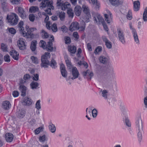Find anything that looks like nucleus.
Wrapping results in <instances>:
<instances>
[{
	"instance_id": "55",
	"label": "nucleus",
	"mask_w": 147,
	"mask_h": 147,
	"mask_svg": "<svg viewBox=\"0 0 147 147\" xmlns=\"http://www.w3.org/2000/svg\"><path fill=\"white\" fill-rule=\"evenodd\" d=\"M20 0H10L11 2L13 4H18L20 3Z\"/></svg>"
},
{
	"instance_id": "16",
	"label": "nucleus",
	"mask_w": 147,
	"mask_h": 147,
	"mask_svg": "<svg viewBox=\"0 0 147 147\" xmlns=\"http://www.w3.org/2000/svg\"><path fill=\"white\" fill-rule=\"evenodd\" d=\"M82 75L85 78H87L88 77H89L90 80L94 75L93 73L88 70H87L86 71H84L82 73Z\"/></svg>"
},
{
	"instance_id": "26",
	"label": "nucleus",
	"mask_w": 147,
	"mask_h": 147,
	"mask_svg": "<svg viewBox=\"0 0 147 147\" xmlns=\"http://www.w3.org/2000/svg\"><path fill=\"white\" fill-rule=\"evenodd\" d=\"M49 131L52 133H54L56 131V127L54 124L52 123H49Z\"/></svg>"
},
{
	"instance_id": "37",
	"label": "nucleus",
	"mask_w": 147,
	"mask_h": 147,
	"mask_svg": "<svg viewBox=\"0 0 147 147\" xmlns=\"http://www.w3.org/2000/svg\"><path fill=\"white\" fill-rule=\"evenodd\" d=\"M42 36L43 38H47L48 37L49 34L44 30H42Z\"/></svg>"
},
{
	"instance_id": "40",
	"label": "nucleus",
	"mask_w": 147,
	"mask_h": 147,
	"mask_svg": "<svg viewBox=\"0 0 147 147\" xmlns=\"http://www.w3.org/2000/svg\"><path fill=\"white\" fill-rule=\"evenodd\" d=\"M65 62L69 69L73 67L70 61H69L68 59H65Z\"/></svg>"
},
{
	"instance_id": "54",
	"label": "nucleus",
	"mask_w": 147,
	"mask_h": 147,
	"mask_svg": "<svg viewBox=\"0 0 147 147\" xmlns=\"http://www.w3.org/2000/svg\"><path fill=\"white\" fill-rule=\"evenodd\" d=\"M45 135H43L42 136H40L39 137V140L41 142H44L46 140Z\"/></svg>"
},
{
	"instance_id": "36",
	"label": "nucleus",
	"mask_w": 147,
	"mask_h": 147,
	"mask_svg": "<svg viewBox=\"0 0 147 147\" xmlns=\"http://www.w3.org/2000/svg\"><path fill=\"white\" fill-rule=\"evenodd\" d=\"M143 18L144 21H147V7L144 9L143 14Z\"/></svg>"
},
{
	"instance_id": "62",
	"label": "nucleus",
	"mask_w": 147,
	"mask_h": 147,
	"mask_svg": "<svg viewBox=\"0 0 147 147\" xmlns=\"http://www.w3.org/2000/svg\"><path fill=\"white\" fill-rule=\"evenodd\" d=\"M65 43L66 44H69L70 42V39L69 37H65Z\"/></svg>"
},
{
	"instance_id": "39",
	"label": "nucleus",
	"mask_w": 147,
	"mask_h": 147,
	"mask_svg": "<svg viewBox=\"0 0 147 147\" xmlns=\"http://www.w3.org/2000/svg\"><path fill=\"white\" fill-rule=\"evenodd\" d=\"M38 9V8L36 7H32L29 9V11L31 13H34L37 11Z\"/></svg>"
},
{
	"instance_id": "14",
	"label": "nucleus",
	"mask_w": 147,
	"mask_h": 147,
	"mask_svg": "<svg viewBox=\"0 0 147 147\" xmlns=\"http://www.w3.org/2000/svg\"><path fill=\"white\" fill-rule=\"evenodd\" d=\"M102 38L103 41L105 42L107 47L108 49H111L112 46L111 43L108 39L107 37L105 36H103Z\"/></svg>"
},
{
	"instance_id": "58",
	"label": "nucleus",
	"mask_w": 147,
	"mask_h": 147,
	"mask_svg": "<svg viewBox=\"0 0 147 147\" xmlns=\"http://www.w3.org/2000/svg\"><path fill=\"white\" fill-rule=\"evenodd\" d=\"M29 19L32 22H33L35 19V16L33 14H30L29 16Z\"/></svg>"
},
{
	"instance_id": "31",
	"label": "nucleus",
	"mask_w": 147,
	"mask_h": 147,
	"mask_svg": "<svg viewBox=\"0 0 147 147\" xmlns=\"http://www.w3.org/2000/svg\"><path fill=\"white\" fill-rule=\"evenodd\" d=\"M100 62L102 63L105 64L107 63L108 59L104 56H101L99 58Z\"/></svg>"
},
{
	"instance_id": "1",
	"label": "nucleus",
	"mask_w": 147,
	"mask_h": 147,
	"mask_svg": "<svg viewBox=\"0 0 147 147\" xmlns=\"http://www.w3.org/2000/svg\"><path fill=\"white\" fill-rule=\"evenodd\" d=\"M96 72L100 76L105 79L108 84H112L115 82V74L113 69L111 72L107 73L102 67L98 66L96 69Z\"/></svg>"
},
{
	"instance_id": "35",
	"label": "nucleus",
	"mask_w": 147,
	"mask_h": 147,
	"mask_svg": "<svg viewBox=\"0 0 147 147\" xmlns=\"http://www.w3.org/2000/svg\"><path fill=\"white\" fill-rule=\"evenodd\" d=\"M67 13L69 17L73 18L74 16V13L73 10L71 9H69L67 10Z\"/></svg>"
},
{
	"instance_id": "8",
	"label": "nucleus",
	"mask_w": 147,
	"mask_h": 147,
	"mask_svg": "<svg viewBox=\"0 0 147 147\" xmlns=\"http://www.w3.org/2000/svg\"><path fill=\"white\" fill-rule=\"evenodd\" d=\"M57 6H61V9L63 10H65L66 9H70V4L67 2H65L64 3H62L61 0H57Z\"/></svg>"
},
{
	"instance_id": "53",
	"label": "nucleus",
	"mask_w": 147,
	"mask_h": 147,
	"mask_svg": "<svg viewBox=\"0 0 147 147\" xmlns=\"http://www.w3.org/2000/svg\"><path fill=\"white\" fill-rule=\"evenodd\" d=\"M52 30L54 32H56L57 31V25L55 24H53L51 27Z\"/></svg>"
},
{
	"instance_id": "17",
	"label": "nucleus",
	"mask_w": 147,
	"mask_h": 147,
	"mask_svg": "<svg viewBox=\"0 0 147 147\" xmlns=\"http://www.w3.org/2000/svg\"><path fill=\"white\" fill-rule=\"evenodd\" d=\"M132 34L135 42L137 44H139L140 43L139 40L137 32L135 29H132Z\"/></svg>"
},
{
	"instance_id": "10",
	"label": "nucleus",
	"mask_w": 147,
	"mask_h": 147,
	"mask_svg": "<svg viewBox=\"0 0 147 147\" xmlns=\"http://www.w3.org/2000/svg\"><path fill=\"white\" fill-rule=\"evenodd\" d=\"M93 19L95 22H96L97 24H99L101 22L103 24V22H105L104 19L100 15L96 14L95 16L93 17Z\"/></svg>"
},
{
	"instance_id": "48",
	"label": "nucleus",
	"mask_w": 147,
	"mask_h": 147,
	"mask_svg": "<svg viewBox=\"0 0 147 147\" xmlns=\"http://www.w3.org/2000/svg\"><path fill=\"white\" fill-rule=\"evenodd\" d=\"M43 129V127H40L34 130L35 134H38L40 131H42Z\"/></svg>"
},
{
	"instance_id": "13",
	"label": "nucleus",
	"mask_w": 147,
	"mask_h": 147,
	"mask_svg": "<svg viewBox=\"0 0 147 147\" xmlns=\"http://www.w3.org/2000/svg\"><path fill=\"white\" fill-rule=\"evenodd\" d=\"M25 111L23 109H20L17 107L16 114L17 117L19 118H23L25 116Z\"/></svg>"
},
{
	"instance_id": "32",
	"label": "nucleus",
	"mask_w": 147,
	"mask_h": 147,
	"mask_svg": "<svg viewBox=\"0 0 147 147\" xmlns=\"http://www.w3.org/2000/svg\"><path fill=\"white\" fill-rule=\"evenodd\" d=\"M37 43V41L36 40H34L32 42L30 46V49L32 51H35L36 48Z\"/></svg>"
},
{
	"instance_id": "38",
	"label": "nucleus",
	"mask_w": 147,
	"mask_h": 147,
	"mask_svg": "<svg viewBox=\"0 0 147 147\" xmlns=\"http://www.w3.org/2000/svg\"><path fill=\"white\" fill-rule=\"evenodd\" d=\"M50 65L53 68L55 69L57 67V63L53 59L51 60Z\"/></svg>"
},
{
	"instance_id": "43",
	"label": "nucleus",
	"mask_w": 147,
	"mask_h": 147,
	"mask_svg": "<svg viewBox=\"0 0 147 147\" xmlns=\"http://www.w3.org/2000/svg\"><path fill=\"white\" fill-rule=\"evenodd\" d=\"M65 13L63 12H61L59 15V17L60 20L62 21L64 20L65 18Z\"/></svg>"
},
{
	"instance_id": "7",
	"label": "nucleus",
	"mask_w": 147,
	"mask_h": 147,
	"mask_svg": "<svg viewBox=\"0 0 147 147\" xmlns=\"http://www.w3.org/2000/svg\"><path fill=\"white\" fill-rule=\"evenodd\" d=\"M72 76L70 78L73 80L77 78L80 75L79 71L76 67H73L69 69Z\"/></svg>"
},
{
	"instance_id": "45",
	"label": "nucleus",
	"mask_w": 147,
	"mask_h": 147,
	"mask_svg": "<svg viewBox=\"0 0 147 147\" xmlns=\"http://www.w3.org/2000/svg\"><path fill=\"white\" fill-rule=\"evenodd\" d=\"M4 60L6 62H10L11 60L9 56L7 54L5 55L4 57Z\"/></svg>"
},
{
	"instance_id": "57",
	"label": "nucleus",
	"mask_w": 147,
	"mask_h": 147,
	"mask_svg": "<svg viewBox=\"0 0 147 147\" xmlns=\"http://www.w3.org/2000/svg\"><path fill=\"white\" fill-rule=\"evenodd\" d=\"M85 22L84 21V20H83V22H82V24H83V26L80 27H79V29H80V30L81 31H84L85 29Z\"/></svg>"
},
{
	"instance_id": "25",
	"label": "nucleus",
	"mask_w": 147,
	"mask_h": 147,
	"mask_svg": "<svg viewBox=\"0 0 147 147\" xmlns=\"http://www.w3.org/2000/svg\"><path fill=\"white\" fill-rule=\"evenodd\" d=\"M81 7L80 6L77 5L75 7L74 12L77 16H79L81 13Z\"/></svg>"
},
{
	"instance_id": "3",
	"label": "nucleus",
	"mask_w": 147,
	"mask_h": 147,
	"mask_svg": "<svg viewBox=\"0 0 147 147\" xmlns=\"http://www.w3.org/2000/svg\"><path fill=\"white\" fill-rule=\"evenodd\" d=\"M51 55L49 53L46 52L45 54L42 55L41 57V67L45 68L47 67L48 65H50L49 61L48 59L50 58Z\"/></svg>"
},
{
	"instance_id": "4",
	"label": "nucleus",
	"mask_w": 147,
	"mask_h": 147,
	"mask_svg": "<svg viewBox=\"0 0 147 147\" xmlns=\"http://www.w3.org/2000/svg\"><path fill=\"white\" fill-rule=\"evenodd\" d=\"M82 8L83 11L85 14L84 16L83 17L84 21L86 22H88L90 21L91 18L89 8L87 5H83L82 6Z\"/></svg>"
},
{
	"instance_id": "19",
	"label": "nucleus",
	"mask_w": 147,
	"mask_h": 147,
	"mask_svg": "<svg viewBox=\"0 0 147 147\" xmlns=\"http://www.w3.org/2000/svg\"><path fill=\"white\" fill-rule=\"evenodd\" d=\"M18 14L22 18H25L26 17V14L25 11L21 7H19L18 9Z\"/></svg>"
},
{
	"instance_id": "22",
	"label": "nucleus",
	"mask_w": 147,
	"mask_h": 147,
	"mask_svg": "<svg viewBox=\"0 0 147 147\" xmlns=\"http://www.w3.org/2000/svg\"><path fill=\"white\" fill-rule=\"evenodd\" d=\"M11 107L10 102H3L2 103V107L5 110L9 109Z\"/></svg>"
},
{
	"instance_id": "24",
	"label": "nucleus",
	"mask_w": 147,
	"mask_h": 147,
	"mask_svg": "<svg viewBox=\"0 0 147 147\" xmlns=\"http://www.w3.org/2000/svg\"><path fill=\"white\" fill-rule=\"evenodd\" d=\"M31 88L32 90L36 89L39 88V84L38 83L36 82H32L30 84Z\"/></svg>"
},
{
	"instance_id": "44",
	"label": "nucleus",
	"mask_w": 147,
	"mask_h": 147,
	"mask_svg": "<svg viewBox=\"0 0 147 147\" xmlns=\"http://www.w3.org/2000/svg\"><path fill=\"white\" fill-rule=\"evenodd\" d=\"M24 24L23 22L22 21H20L18 25L19 30H24V28L23 26Z\"/></svg>"
},
{
	"instance_id": "49",
	"label": "nucleus",
	"mask_w": 147,
	"mask_h": 147,
	"mask_svg": "<svg viewBox=\"0 0 147 147\" xmlns=\"http://www.w3.org/2000/svg\"><path fill=\"white\" fill-rule=\"evenodd\" d=\"M21 103L23 105L28 106L32 104V102H21Z\"/></svg>"
},
{
	"instance_id": "15",
	"label": "nucleus",
	"mask_w": 147,
	"mask_h": 147,
	"mask_svg": "<svg viewBox=\"0 0 147 147\" xmlns=\"http://www.w3.org/2000/svg\"><path fill=\"white\" fill-rule=\"evenodd\" d=\"M10 55L13 58L16 60H18L19 58V54L16 51L13 50L10 52Z\"/></svg>"
},
{
	"instance_id": "51",
	"label": "nucleus",
	"mask_w": 147,
	"mask_h": 147,
	"mask_svg": "<svg viewBox=\"0 0 147 147\" xmlns=\"http://www.w3.org/2000/svg\"><path fill=\"white\" fill-rule=\"evenodd\" d=\"M125 120L126 125L128 127H130L131 126V124L128 119L125 117Z\"/></svg>"
},
{
	"instance_id": "9",
	"label": "nucleus",
	"mask_w": 147,
	"mask_h": 147,
	"mask_svg": "<svg viewBox=\"0 0 147 147\" xmlns=\"http://www.w3.org/2000/svg\"><path fill=\"white\" fill-rule=\"evenodd\" d=\"M18 45L21 50H24L26 48L24 40L23 38H20L18 41Z\"/></svg>"
},
{
	"instance_id": "56",
	"label": "nucleus",
	"mask_w": 147,
	"mask_h": 147,
	"mask_svg": "<svg viewBox=\"0 0 147 147\" xmlns=\"http://www.w3.org/2000/svg\"><path fill=\"white\" fill-rule=\"evenodd\" d=\"M36 108L38 110H39L41 109V105L40 102H36Z\"/></svg>"
},
{
	"instance_id": "59",
	"label": "nucleus",
	"mask_w": 147,
	"mask_h": 147,
	"mask_svg": "<svg viewBox=\"0 0 147 147\" xmlns=\"http://www.w3.org/2000/svg\"><path fill=\"white\" fill-rule=\"evenodd\" d=\"M20 33L22 34L24 36H26L28 34V33H27L26 31L24 30H20Z\"/></svg>"
},
{
	"instance_id": "50",
	"label": "nucleus",
	"mask_w": 147,
	"mask_h": 147,
	"mask_svg": "<svg viewBox=\"0 0 147 147\" xmlns=\"http://www.w3.org/2000/svg\"><path fill=\"white\" fill-rule=\"evenodd\" d=\"M102 50V47L100 46H98L96 49L94 51V53L97 54L99 52H101Z\"/></svg>"
},
{
	"instance_id": "34",
	"label": "nucleus",
	"mask_w": 147,
	"mask_h": 147,
	"mask_svg": "<svg viewBox=\"0 0 147 147\" xmlns=\"http://www.w3.org/2000/svg\"><path fill=\"white\" fill-rule=\"evenodd\" d=\"M110 2L113 5L117 6L119 4V0H109Z\"/></svg>"
},
{
	"instance_id": "29",
	"label": "nucleus",
	"mask_w": 147,
	"mask_h": 147,
	"mask_svg": "<svg viewBox=\"0 0 147 147\" xmlns=\"http://www.w3.org/2000/svg\"><path fill=\"white\" fill-rule=\"evenodd\" d=\"M53 43L52 42H49L46 46V49L47 51H53V48L52 47Z\"/></svg>"
},
{
	"instance_id": "18",
	"label": "nucleus",
	"mask_w": 147,
	"mask_h": 147,
	"mask_svg": "<svg viewBox=\"0 0 147 147\" xmlns=\"http://www.w3.org/2000/svg\"><path fill=\"white\" fill-rule=\"evenodd\" d=\"M60 69L62 76L64 78H66L67 76V72L65 70V66L63 64L60 65Z\"/></svg>"
},
{
	"instance_id": "2",
	"label": "nucleus",
	"mask_w": 147,
	"mask_h": 147,
	"mask_svg": "<svg viewBox=\"0 0 147 147\" xmlns=\"http://www.w3.org/2000/svg\"><path fill=\"white\" fill-rule=\"evenodd\" d=\"M40 7L41 8L47 7L45 11L46 13L49 15H51V9L53 10L54 7L53 5V1L49 0H43L41 3Z\"/></svg>"
},
{
	"instance_id": "30",
	"label": "nucleus",
	"mask_w": 147,
	"mask_h": 147,
	"mask_svg": "<svg viewBox=\"0 0 147 147\" xmlns=\"http://www.w3.org/2000/svg\"><path fill=\"white\" fill-rule=\"evenodd\" d=\"M92 3L96 5L95 8L96 10H98L100 6V3L97 0H91Z\"/></svg>"
},
{
	"instance_id": "20",
	"label": "nucleus",
	"mask_w": 147,
	"mask_h": 147,
	"mask_svg": "<svg viewBox=\"0 0 147 147\" xmlns=\"http://www.w3.org/2000/svg\"><path fill=\"white\" fill-rule=\"evenodd\" d=\"M19 90L21 92V95L23 96H25L27 90L26 87L23 85H20L19 87Z\"/></svg>"
},
{
	"instance_id": "28",
	"label": "nucleus",
	"mask_w": 147,
	"mask_h": 147,
	"mask_svg": "<svg viewBox=\"0 0 147 147\" xmlns=\"http://www.w3.org/2000/svg\"><path fill=\"white\" fill-rule=\"evenodd\" d=\"M68 50L72 54H74L76 52V48L74 46L69 45L68 47Z\"/></svg>"
},
{
	"instance_id": "42",
	"label": "nucleus",
	"mask_w": 147,
	"mask_h": 147,
	"mask_svg": "<svg viewBox=\"0 0 147 147\" xmlns=\"http://www.w3.org/2000/svg\"><path fill=\"white\" fill-rule=\"evenodd\" d=\"M138 130V140L140 141L142 138V133L143 132V129H142V131L140 130Z\"/></svg>"
},
{
	"instance_id": "47",
	"label": "nucleus",
	"mask_w": 147,
	"mask_h": 147,
	"mask_svg": "<svg viewBox=\"0 0 147 147\" xmlns=\"http://www.w3.org/2000/svg\"><path fill=\"white\" fill-rule=\"evenodd\" d=\"M127 18L129 20H131L132 18V12L130 10H129L128 11L127 15Z\"/></svg>"
},
{
	"instance_id": "5",
	"label": "nucleus",
	"mask_w": 147,
	"mask_h": 147,
	"mask_svg": "<svg viewBox=\"0 0 147 147\" xmlns=\"http://www.w3.org/2000/svg\"><path fill=\"white\" fill-rule=\"evenodd\" d=\"M7 18L8 22L13 26L16 25L19 20L18 16L15 13H12L10 15L7 16Z\"/></svg>"
},
{
	"instance_id": "21",
	"label": "nucleus",
	"mask_w": 147,
	"mask_h": 147,
	"mask_svg": "<svg viewBox=\"0 0 147 147\" xmlns=\"http://www.w3.org/2000/svg\"><path fill=\"white\" fill-rule=\"evenodd\" d=\"M13 135L11 133H7L5 135V139L7 142H11L13 140Z\"/></svg>"
},
{
	"instance_id": "52",
	"label": "nucleus",
	"mask_w": 147,
	"mask_h": 147,
	"mask_svg": "<svg viewBox=\"0 0 147 147\" xmlns=\"http://www.w3.org/2000/svg\"><path fill=\"white\" fill-rule=\"evenodd\" d=\"M1 49L4 52L7 51V49L6 45L2 43L1 45Z\"/></svg>"
},
{
	"instance_id": "64",
	"label": "nucleus",
	"mask_w": 147,
	"mask_h": 147,
	"mask_svg": "<svg viewBox=\"0 0 147 147\" xmlns=\"http://www.w3.org/2000/svg\"><path fill=\"white\" fill-rule=\"evenodd\" d=\"M19 93L18 91H14L12 93V95L14 97H17L19 95Z\"/></svg>"
},
{
	"instance_id": "60",
	"label": "nucleus",
	"mask_w": 147,
	"mask_h": 147,
	"mask_svg": "<svg viewBox=\"0 0 147 147\" xmlns=\"http://www.w3.org/2000/svg\"><path fill=\"white\" fill-rule=\"evenodd\" d=\"M30 78V76L28 74H26L24 76V79L26 81L28 80Z\"/></svg>"
},
{
	"instance_id": "41",
	"label": "nucleus",
	"mask_w": 147,
	"mask_h": 147,
	"mask_svg": "<svg viewBox=\"0 0 147 147\" xmlns=\"http://www.w3.org/2000/svg\"><path fill=\"white\" fill-rule=\"evenodd\" d=\"M31 59L32 60V62L34 63L37 64L38 63V59L36 57L32 56L31 57Z\"/></svg>"
},
{
	"instance_id": "12",
	"label": "nucleus",
	"mask_w": 147,
	"mask_h": 147,
	"mask_svg": "<svg viewBox=\"0 0 147 147\" xmlns=\"http://www.w3.org/2000/svg\"><path fill=\"white\" fill-rule=\"evenodd\" d=\"M79 24L76 22H73L71 24L69 28V30L71 31L79 29Z\"/></svg>"
},
{
	"instance_id": "61",
	"label": "nucleus",
	"mask_w": 147,
	"mask_h": 147,
	"mask_svg": "<svg viewBox=\"0 0 147 147\" xmlns=\"http://www.w3.org/2000/svg\"><path fill=\"white\" fill-rule=\"evenodd\" d=\"M9 33L12 34H14L16 33L15 30L13 28H11L9 29Z\"/></svg>"
},
{
	"instance_id": "46",
	"label": "nucleus",
	"mask_w": 147,
	"mask_h": 147,
	"mask_svg": "<svg viewBox=\"0 0 147 147\" xmlns=\"http://www.w3.org/2000/svg\"><path fill=\"white\" fill-rule=\"evenodd\" d=\"M92 116L94 118L96 117L97 115L98 111L96 109H93L92 112Z\"/></svg>"
},
{
	"instance_id": "33",
	"label": "nucleus",
	"mask_w": 147,
	"mask_h": 147,
	"mask_svg": "<svg viewBox=\"0 0 147 147\" xmlns=\"http://www.w3.org/2000/svg\"><path fill=\"white\" fill-rule=\"evenodd\" d=\"M39 45L40 47L44 49H45L46 48V43L43 40H41L40 41Z\"/></svg>"
},
{
	"instance_id": "6",
	"label": "nucleus",
	"mask_w": 147,
	"mask_h": 147,
	"mask_svg": "<svg viewBox=\"0 0 147 147\" xmlns=\"http://www.w3.org/2000/svg\"><path fill=\"white\" fill-rule=\"evenodd\" d=\"M118 38L119 40L123 44L126 42L125 34L123 31L120 29L117 30Z\"/></svg>"
},
{
	"instance_id": "63",
	"label": "nucleus",
	"mask_w": 147,
	"mask_h": 147,
	"mask_svg": "<svg viewBox=\"0 0 147 147\" xmlns=\"http://www.w3.org/2000/svg\"><path fill=\"white\" fill-rule=\"evenodd\" d=\"M46 23V27L49 30H50L51 29V24L50 23V22H45Z\"/></svg>"
},
{
	"instance_id": "27",
	"label": "nucleus",
	"mask_w": 147,
	"mask_h": 147,
	"mask_svg": "<svg viewBox=\"0 0 147 147\" xmlns=\"http://www.w3.org/2000/svg\"><path fill=\"white\" fill-rule=\"evenodd\" d=\"M140 7V3L138 1H135L134 3V9L135 11H138Z\"/></svg>"
},
{
	"instance_id": "11",
	"label": "nucleus",
	"mask_w": 147,
	"mask_h": 147,
	"mask_svg": "<svg viewBox=\"0 0 147 147\" xmlns=\"http://www.w3.org/2000/svg\"><path fill=\"white\" fill-rule=\"evenodd\" d=\"M136 126L138 130H142L143 129L142 122L140 117L138 118L136 122Z\"/></svg>"
},
{
	"instance_id": "23",
	"label": "nucleus",
	"mask_w": 147,
	"mask_h": 147,
	"mask_svg": "<svg viewBox=\"0 0 147 147\" xmlns=\"http://www.w3.org/2000/svg\"><path fill=\"white\" fill-rule=\"evenodd\" d=\"M105 20L108 23H110L112 20V14L109 12V14H105L104 15Z\"/></svg>"
}]
</instances>
